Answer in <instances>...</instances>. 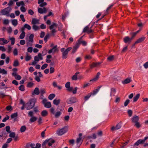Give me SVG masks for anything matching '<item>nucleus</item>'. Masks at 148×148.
Instances as JSON below:
<instances>
[{
	"mask_svg": "<svg viewBox=\"0 0 148 148\" xmlns=\"http://www.w3.org/2000/svg\"><path fill=\"white\" fill-rule=\"evenodd\" d=\"M36 99H30L25 104V108L27 110H30L33 108L36 102Z\"/></svg>",
	"mask_w": 148,
	"mask_h": 148,
	"instance_id": "obj_1",
	"label": "nucleus"
},
{
	"mask_svg": "<svg viewBox=\"0 0 148 148\" xmlns=\"http://www.w3.org/2000/svg\"><path fill=\"white\" fill-rule=\"evenodd\" d=\"M71 49V47H69L65 50L64 48H62L60 49L61 51L62 52V57L63 59H66L67 58L68 52Z\"/></svg>",
	"mask_w": 148,
	"mask_h": 148,
	"instance_id": "obj_2",
	"label": "nucleus"
},
{
	"mask_svg": "<svg viewBox=\"0 0 148 148\" xmlns=\"http://www.w3.org/2000/svg\"><path fill=\"white\" fill-rule=\"evenodd\" d=\"M55 142V141L54 140L46 139L42 143V146L43 148H47L46 146L47 144L49 146H51Z\"/></svg>",
	"mask_w": 148,
	"mask_h": 148,
	"instance_id": "obj_3",
	"label": "nucleus"
},
{
	"mask_svg": "<svg viewBox=\"0 0 148 148\" xmlns=\"http://www.w3.org/2000/svg\"><path fill=\"white\" fill-rule=\"evenodd\" d=\"M12 10V9L10 7H8L2 10L1 11V12L3 15H6L7 16H9V13Z\"/></svg>",
	"mask_w": 148,
	"mask_h": 148,
	"instance_id": "obj_4",
	"label": "nucleus"
},
{
	"mask_svg": "<svg viewBox=\"0 0 148 148\" xmlns=\"http://www.w3.org/2000/svg\"><path fill=\"white\" fill-rule=\"evenodd\" d=\"M33 112L32 111H29L28 113V116L31 117L29 120V121L30 123L35 122L37 119V117L33 116Z\"/></svg>",
	"mask_w": 148,
	"mask_h": 148,
	"instance_id": "obj_5",
	"label": "nucleus"
},
{
	"mask_svg": "<svg viewBox=\"0 0 148 148\" xmlns=\"http://www.w3.org/2000/svg\"><path fill=\"white\" fill-rule=\"evenodd\" d=\"M77 101L78 100L76 97H72L67 100L66 103L68 104H70L76 103L77 102Z\"/></svg>",
	"mask_w": 148,
	"mask_h": 148,
	"instance_id": "obj_6",
	"label": "nucleus"
},
{
	"mask_svg": "<svg viewBox=\"0 0 148 148\" xmlns=\"http://www.w3.org/2000/svg\"><path fill=\"white\" fill-rule=\"evenodd\" d=\"M67 127L65 126L57 131V134L59 136H61L67 132Z\"/></svg>",
	"mask_w": 148,
	"mask_h": 148,
	"instance_id": "obj_7",
	"label": "nucleus"
},
{
	"mask_svg": "<svg viewBox=\"0 0 148 148\" xmlns=\"http://www.w3.org/2000/svg\"><path fill=\"white\" fill-rule=\"evenodd\" d=\"M50 111L53 114H54L56 118H58L62 114V112L60 111H58L56 113L55 112V109L53 108H51Z\"/></svg>",
	"mask_w": 148,
	"mask_h": 148,
	"instance_id": "obj_8",
	"label": "nucleus"
},
{
	"mask_svg": "<svg viewBox=\"0 0 148 148\" xmlns=\"http://www.w3.org/2000/svg\"><path fill=\"white\" fill-rule=\"evenodd\" d=\"M93 32V31L91 29H89L88 26H87L85 27L84 28L82 31V32L83 33L87 32L88 34L92 33Z\"/></svg>",
	"mask_w": 148,
	"mask_h": 148,
	"instance_id": "obj_9",
	"label": "nucleus"
},
{
	"mask_svg": "<svg viewBox=\"0 0 148 148\" xmlns=\"http://www.w3.org/2000/svg\"><path fill=\"white\" fill-rule=\"evenodd\" d=\"M122 126V122H120L116 125L115 127L113 126L112 127L111 130L112 131H113L114 130H118L121 128Z\"/></svg>",
	"mask_w": 148,
	"mask_h": 148,
	"instance_id": "obj_10",
	"label": "nucleus"
},
{
	"mask_svg": "<svg viewBox=\"0 0 148 148\" xmlns=\"http://www.w3.org/2000/svg\"><path fill=\"white\" fill-rule=\"evenodd\" d=\"M83 36H82L80 38H79L78 40V42L76 43L77 44H78L79 46L80 44H82L83 46H85L86 45L87 43L85 41H82V39Z\"/></svg>",
	"mask_w": 148,
	"mask_h": 148,
	"instance_id": "obj_11",
	"label": "nucleus"
},
{
	"mask_svg": "<svg viewBox=\"0 0 148 148\" xmlns=\"http://www.w3.org/2000/svg\"><path fill=\"white\" fill-rule=\"evenodd\" d=\"M132 40L131 38L128 36L125 37L123 39V41L125 43L130 44Z\"/></svg>",
	"mask_w": 148,
	"mask_h": 148,
	"instance_id": "obj_12",
	"label": "nucleus"
},
{
	"mask_svg": "<svg viewBox=\"0 0 148 148\" xmlns=\"http://www.w3.org/2000/svg\"><path fill=\"white\" fill-rule=\"evenodd\" d=\"M57 45H55L54 46L52 49H50L48 51V53L49 54H50L52 53H55L56 51L57 50Z\"/></svg>",
	"mask_w": 148,
	"mask_h": 148,
	"instance_id": "obj_13",
	"label": "nucleus"
},
{
	"mask_svg": "<svg viewBox=\"0 0 148 148\" xmlns=\"http://www.w3.org/2000/svg\"><path fill=\"white\" fill-rule=\"evenodd\" d=\"M139 119V118L138 116H134L132 118L131 120L132 123H135L138 122Z\"/></svg>",
	"mask_w": 148,
	"mask_h": 148,
	"instance_id": "obj_14",
	"label": "nucleus"
},
{
	"mask_svg": "<svg viewBox=\"0 0 148 148\" xmlns=\"http://www.w3.org/2000/svg\"><path fill=\"white\" fill-rule=\"evenodd\" d=\"M47 11V10L45 8H44L43 9L41 8H38V12L39 13L43 14L45 13Z\"/></svg>",
	"mask_w": 148,
	"mask_h": 148,
	"instance_id": "obj_15",
	"label": "nucleus"
},
{
	"mask_svg": "<svg viewBox=\"0 0 148 148\" xmlns=\"http://www.w3.org/2000/svg\"><path fill=\"white\" fill-rule=\"evenodd\" d=\"M79 47L78 44H77V43H76L75 45L73 47V50L71 52V53H74L76 52L77 49L79 48Z\"/></svg>",
	"mask_w": 148,
	"mask_h": 148,
	"instance_id": "obj_16",
	"label": "nucleus"
},
{
	"mask_svg": "<svg viewBox=\"0 0 148 148\" xmlns=\"http://www.w3.org/2000/svg\"><path fill=\"white\" fill-rule=\"evenodd\" d=\"M131 81V77L127 78L124 81H122V83L123 84H125L130 83Z\"/></svg>",
	"mask_w": 148,
	"mask_h": 148,
	"instance_id": "obj_17",
	"label": "nucleus"
},
{
	"mask_svg": "<svg viewBox=\"0 0 148 148\" xmlns=\"http://www.w3.org/2000/svg\"><path fill=\"white\" fill-rule=\"evenodd\" d=\"M144 144V142L142 139H139L134 144V146H138L140 144Z\"/></svg>",
	"mask_w": 148,
	"mask_h": 148,
	"instance_id": "obj_18",
	"label": "nucleus"
},
{
	"mask_svg": "<svg viewBox=\"0 0 148 148\" xmlns=\"http://www.w3.org/2000/svg\"><path fill=\"white\" fill-rule=\"evenodd\" d=\"M145 37L143 36L138 39L136 42L135 43H138L143 42L145 39Z\"/></svg>",
	"mask_w": 148,
	"mask_h": 148,
	"instance_id": "obj_19",
	"label": "nucleus"
},
{
	"mask_svg": "<svg viewBox=\"0 0 148 148\" xmlns=\"http://www.w3.org/2000/svg\"><path fill=\"white\" fill-rule=\"evenodd\" d=\"M40 93V91L39 88L38 87L36 88L34 91L32 92V94H35L36 95H38Z\"/></svg>",
	"mask_w": 148,
	"mask_h": 148,
	"instance_id": "obj_20",
	"label": "nucleus"
},
{
	"mask_svg": "<svg viewBox=\"0 0 148 148\" xmlns=\"http://www.w3.org/2000/svg\"><path fill=\"white\" fill-rule=\"evenodd\" d=\"M116 92V90L115 88H112L111 89V92L110 96H114Z\"/></svg>",
	"mask_w": 148,
	"mask_h": 148,
	"instance_id": "obj_21",
	"label": "nucleus"
},
{
	"mask_svg": "<svg viewBox=\"0 0 148 148\" xmlns=\"http://www.w3.org/2000/svg\"><path fill=\"white\" fill-rule=\"evenodd\" d=\"M79 73V72L77 71L76 72L74 75L72 77L71 79L73 80H76L77 79V75Z\"/></svg>",
	"mask_w": 148,
	"mask_h": 148,
	"instance_id": "obj_22",
	"label": "nucleus"
},
{
	"mask_svg": "<svg viewBox=\"0 0 148 148\" xmlns=\"http://www.w3.org/2000/svg\"><path fill=\"white\" fill-rule=\"evenodd\" d=\"M52 57L50 55H48L46 57V62L47 63H49L51 62V60H50L51 58Z\"/></svg>",
	"mask_w": 148,
	"mask_h": 148,
	"instance_id": "obj_23",
	"label": "nucleus"
},
{
	"mask_svg": "<svg viewBox=\"0 0 148 148\" xmlns=\"http://www.w3.org/2000/svg\"><path fill=\"white\" fill-rule=\"evenodd\" d=\"M12 75L13 76H14L16 79L17 80H20L21 79V76L16 74L14 73H12Z\"/></svg>",
	"mask_w": 148,
	"mask_h": 148,
	"instance_id": "obj_24",
	"label": "nucleus"
},
{
	"mask_svg": "<svg viewBox=\"0 0 148 148\" xmlns=\"http://www.w3.org/2000/svg\"><path fill=\"white\" fill-rule=\"evenodd\" d=\"M102 86H98L97 89L93 90L92 94L93 95H95L98 92L99 89Z\"/></svg>",
	"mask_w": 148,
	"mask_h": 148,
	"instance_id": "obj_25",
	"label": "nucleus"
},
{
	"mask_svg": "<svg viewBox=\"0 0 148 148\" xmlns=\"http://www.w3.org/2000/svg\"><path fill=\"white\" fill-rule=\"evenodd\" d=\"M57 26V24L55 23H53L52 24L49 26V29L50 30L54 29V28H56Z\"/></svg>",
	"mask_w": 148,
	"mask_h": 148,
	"instance_id": "obj_26",
	"label": "nucleus"
},
{
	"mask_svg": "<svg viewBox=\"0 0 148 148\" xmlns=\"http://www.w3.org/2000/svg\"><path fill=\"white\" fill-rule=\"evenodd\" d=\"M140 94L138 93L137 94L134 98L133 101L134 102H136L140 97Z\"/></svg>",
	"mask_w": 148,
	"mask_h": 148,
	"instance_id": "obj_27",
	"label": "nucleus"
},
{
	"mask_svg": "<svg viewBox=\"0 0 148 148\" xmlns=\"http://www.w3.org/2000/svg\"><path fill=\"white\" fill-rule=\"evenodd\" d=\"M18 114L17 112H16L11 115V118L12 119H14L15 121L17 116H18Z\"/></svg>",
	"mask_w": 148,
	"mask_h": 148,
	"instance_id": "obj_28",
	"label": "nucleus"
},
{
	"mask_svg": "<svg viewBox=\"0 0 148 148\" xmlns=\"http://www.w3.org/2000/svg\"><path fill=\"white\" fill-rule=\"evenodd\" d=\"M82 138H77L76 140V143L77 145L79 144V147L81 145L82 141Z\"/></svg>",
	"mask_w": 148,
	"mask_h": 148,
	"instance_id": "obj_29",
	"label": "nucleus"
},
{
	"mask_svg": "<svg viewBox=\"0 0 148 148\" xmlns=\"http://www.w3.org/2000/svg\"><path fill=\"white\" fill-rule=\"evenodd\" d=\"M48 112L46 110H43L41 112V115L43 116H45L48 115Z\"/></svg>",
	"mask_w": 148,
	"mask_h": 148,
	"instance_id": "obj_30",
	"label": "nucleus"
},
{
	"mask_svg": "<svg viewBox=\"0 0 148 148\" xmlns=\"http://www.w3.org/2000/svg\"><path fill=\"white\" fill-rule=\"evenodd\" d=\"M60 99L58 100L55 99L53 101V103L54 105L57 106L60 103Z\"/></svg>",
	"mask_w": 148,
	"mask_h": 148,
	"instance_id": "obj_31",
	"label": "nucleus"
},
{
	"mask_svg": "<svg viewBox=\"0 0 148 148\" xmlns=\"http://www.w3.org/2000/svg\"><path fill=\"white\" fill-rule=\"evenodd\" d=\"M39 22V20L37 19L36 18H33L32 20V23L33 25H35L36 24L38 23Z\"/></svg>",
	"mask_w": 148,
	"mask_h": 148,
	"instance_id": "obj_32",
	"label": "nucleus"
},
{
	"mask_svg": "<svg viewBox=\"0 0 148 148\" xmlns=\"http://www.w3.org/2000/svg\"><path fill=\"white\" fill-rule=\"evenodd\" d=\"M45 107L47 108H50L51 106V105L50 102H47L44 105Z\"/></svg>",
	"mask_w": 148,
	"mask_h": 148,
	"instance_id": "obj_33",
	"label": "nucleus"
},
{
	"mask_svg": "<svg viewBox=\"0 0 148 148\" xmlns=\"http://www.w3.org/2000/svg\"><path fill=\"white\" fill-rule=\"evenodd\" d=\"M92 95V93H89L88 95L86 96H85L84 97V99L85 101H86Z\"/></svg>",
	"mask_w": 148,
	"mask_h": 148,
	"instance_id": "obj_34",
	"label": "nucleus"
},
{
	"mask_svg": "<svg viewBox=\"0 0 148 148\" xmlns=\"http://www.w3.org/2000/svg\"><path fill=\"white\" fill-rule=\"evenodd\" d=\"M26 129V127L25 125L22 126L20 128V131L21 132H23L25 131Z\"/></svg>",
	"mask_w": 148,
	"mask_h": 148,
	"instance_id": "obj_35",
	"label": "nucleus"
},
{
	"mask_svg": "<svg viewBox=\"0 0 148 148\" xmlns=\"http://www.w3.org/2000/svg\"><path fill=\"white\" fill-rule=\"evenodd\" d=\"M55 97V95L54 94H51L48 96V99L50 100H52Z\"/></svg>",
	"mask_w": 148,
	"mask_h": 148,
	"instance_id": "obj_36",
	"label": "nucleus"
},
{
	"mask_svg": "<svg viewBox=\"0 0 148 148\" xmlns=\"http://www.w3.org/2000/svg\"><path fill=\"white\" fill-rule=\"evenodd\" d=\"M19 63L17 60H15L13 64V66L15 67L18 66L19 65Z\"/></svg>",
	"mask_w": 148,
	"mask_h": 148,
	"instance_id": "obj_37",
	"label": "nucleus"
},
{
	"mask_svg": "<svg viewBox=\"0 0 148 148\" xmlns=\"http://www.w3.org/2000/svg\"><path fill=\"white\" fill-rule=\"evenodd\" d=\"M12 24L14 26H16L18 24V21L17 19H14L12 20Z\"/></svg>",
	"mask_w": 148,
	"mask_h": 148,
	"instance_id": "obj_38",
	"label": "nucleus"
},
{
	"mask_svg": "<svg viewBox=\"0 0 148 148\" xmlns=\"http://www.w3.org/2000/svg\"><path fill=\"white\" fill-rule=\"evenodd\" d=\"M34 35L33 34H31L29 37V42H32L33 41V39L34 38Z\"/></svg>",
	"mask_w": 148,
	"mask_h": 148,
	"instance_id": "obj_39",
	"label": "nucleus"
},
{
	"mask_svg": "<svg viewBox=\"0 0 148 148\" xmlns=\"http://www.w3.org/2000/svg\"><path fill=\"white\" fill-rule=\"evenodd\" d=\"M18 89L19 90L22 91H23L25 90V86L24 85H21L18 87Z\"/></svg>",
	"mask_w": 148,
	"mask_h": 148,
	"instance_id": "obj_40",
	"label": "nucleus"
},
{
	"mask_svg": "<svg viewBox=\"0 0 148 148\" xmlns=\"http://www.w3.org/2000/svg\"><path fill=\"white\" fill-rule=\"evenodd\" d=\"M25 32H22V33L19 36V38L21 39H23L25 36Z\"/></svg>",
	"mask_w": 148,
	"mask_h": 148,
	"instance_id": "obj_41",
	"label": "nucleus"
},
{
	"mask_svg": "<svg viewBox=\"0 0 148 148\" xmlns=\"http://www.w3.org/2000/svg\"><path fill=\"white\" fill-rule=\"evenodd\" d=\"M49 38V34H47L44 38V40L45 42H46L47 41V40Z\"/></svg>",
	"mask_w": 148,
	"mask_h": 148,
	"instance_id": "obj_42",
	"label": "nucleus"
},
{
	"mask_svg": "<svg viewBox=\"0 0 148 148\" xmlns=\"http://www.w3.org/2000/svg\"><path fill=\"white\" fill-rule=\"evenodd\" d=\"M96 64L95 62H93L90 65V67L91 69H92L94 67H97Z\"/></svg>",
	"mask_w": 148,
	"mask_h": 148,
	"instance_id": "obj_43",
	"label": "nucleus"
},
{
	"mask_svg": "<svg viewBox=\"0 0 148 148\" xmlns=\"http://www.w3.org/2000/svg\"><path fill=\"white\" fill-rule=\"evenodd\" d=\"M9 116L7 115H6L5 117L3 119L2 121L3 122H5L7 120L9 119Z\"/></svg>",
	"mask_w": 148,
	"mask_h": 148,
	"instance_id": "obj_44",
	"label": "nucleus"
},
{
	"mask_svg": "<svg viewBox=\"0 0 148 148\" xmlns=\"http://www.w3.org/2000/svg\"><path fill=\"white\" fill-rule=\"evenodd\" d=\"M46 93L45 90L42 88L40 90V93L41 94V96H43V95Z\"/></svg>",
	"mask_w": 148,
	"mask_h": 148,
	"instance_id": "obj_45",
	"label": "nucleus"
},
{
	"mask_svg": "<svg viewBox=\"0 0 148 148\" xmlns=\"http://www.w3.org/2000/svg\"><path fill=\"white\" fill-rule=\"evenodd\" d=\"M25 28L27 29L28 30H30L31 29V26L28 24H25L24 25Z\"/></svg>",
	"mask_w": 148,
	"mask_h": 148,
	"instance_id": "obj_46",
	"label": "nucleus"
},
{
	"mask_svg": "<svg viewBox=\"0 0 148 148\" xmlns=\"http://www.w3.org/2000/svg\"><path fill=\"white\" fill-rule=\"evenodd\" d=\"M35 145V144L34 143H31V144H27L26 145V147L27 148H28L29 147H34V146Z\"/></svg>",
	"mask_w": 148,
	"mask_h": 148,
	"instance_id": "obj_47",
	"label": "nucleus"
},
{
	"mask_svg": "<svg viewBox=\"0 0 148 148\" xmlns=\"http://www.w3.org/2000/svg\"><path fill=\"white\" fill-rule=\"evenodd\" d=\"M130 102V100L128 99H127L124 103V106L125 107L127 106L128 104Z\"/></svg>",
	"mask_w": 148,
	"mask_h": 148,
	"instance_id": "obj_48",
	"label": "nucleus"
},
{
	"mask_svg": "<svg viewBox=\"0 0 148 148\" xmlns=\"http://www.w3.org/2000/svg\"><path fill=\"white\" fill-rule=\"evenodd\" d=\"M6 109L8 111H11L12 110V108L11 106L9 105L7 106L6 107Z\"/></svg>",
	"mask_w": 148,
	"mask_h": 148,
	"instance_id": "obj_49",
	"label": "nucleus"
},
{
	"mask_svg": "<svg viewBox=\"0 0 148 148\" xmlns=\"http://www.w3.org/2000/svg\"><path fill=\"white\" fill-rule=\"evenodd\" d=\"M34 85V83L32 82H29L27 85V86L28 87H31L33 86Z\"/></svg>",
	"mask_w": 148,
	"mask_h": 148,
	"instance_id": "obj_50",
	"label": "nucleus"
},
{
	"mask_svg": "<svg viewBox=\"0 0 148 148\" xmlns=\"http://www.w3.org/2000/svg\"><path fill=\"white\" fill-rule=\"evenodd\" d=\"M33 29L35 31H37L39 29V27L35 25H34L32 26Z\"/></svg>",
	"mask_w": 148,
	"mask_h": 148,
	"instance_id": "obj_51",
	"label": "nucleus"
},
{
	"mask_svg": "<svg viewBox=\"0 0 148 148\" xmlns=\"http://www.w3.org/2000/svg\"><path fill=\"white\" fill-rule=\"evenodd\" d=\"M135 123V124L134 126H136L137 128H138L140 127L141 125H140V123L138 122V121L137 122V123Z\"/></svg>",
	"mask_w": 148,
	"mask_h": 148,
	"instance_id": "obj_52",
	"label": "nucleus"
},
{
	"mask_svg": "<svg viewBox=\"0 0 148 148\" xmlns=\"http://www.w3.org/2000/svg\"><path fill=\"white\" fill-rule=\"evenodd\" d=\"M5 129H6V131L8 132V133H10L11 132L10 131V126H6L5 127Z\"/></svg>",
	"mask_w": 148,
	"mask_h": 148,
	"instance_id": "obj_53",
	"label": "nucleus"
},
{
	"mask_svg": "<svg viewBox=\"0 0 148 148\" xmlns=\"http://www.w3.org/2000/svg\"><path fill=\"white\" fill-rule=\"evenodd\" d=\"M114 58V56H110L108 57V58L107 59L109 61H111L113 60Z\"/></svg>",
	"mask_w": 148,
	"mask_h": 148,
	"instance_id": "obj_54",
	"label": "nucleus"
},
{
	"mask_svg": "<svg viewBox=\"0 0 148 148\" xmlns=\"http://www.w3.org/2000/svg\"><path fill=\"white\" fill-rule=\"evenodd\" d=\"M8 95H5L4 93L2 92H0V97L2 98H4L5 96H7Z\"/></svg>",
	"mask_w": 148,
	"mask_h": 148,
	"instance_id": "obj_55",
	"label": "nucleus"
},
{
	"mask_svg": "<svg viewBox=\"0 0 148 148\" xmlns=\"http://www.w3.org/2000/svg\"><path fill=\"white\" fill-rule=\"evenodd\" d=\"M48 66V64H45L42 65L41 67V69L42 70H43L46 68Z\"/></svg>",
	"mask_w": 148,
	"mask_h": 148,
	"instance_id": "obj_56",
	"label": "nucleus"
},
{
	"mask_svg": "<svg viewBox=\"0 0 148 148\" xmlns=\"http://www.w3.org/2000/svg\"><path fill=\"white\" fill-rule=\"evenodd\" d=\"M70 82H67L65 85V87L67 88H70Z\"/></svg>",
	"mask_w": 148,
	"mask_h": 148,
	"instance_id": "obj_57",
	"label": "nucleus"
},
{
	"mask_svg": "<svg viewBox=\"0 0 148 148\" xmlns=\"http://www.w3.org/2000/svg\"><path fill=\"white\" fill-rule=\"evenodd\" d=\"M10 39L11 40V44L12 45H14V42H15V38L13 37H12V38H10Z\"/></svg>",
	"mask_w": 148,
	"mask_h": 148,
	"instance_id": "obj_58",
	"label": "nucleus"
},
{
	"mask_svg": "<svg viewBox=\"0 0 148 148\" xmlns=\"http://www.w3.org/2000/svg\"><path fill=\"white\" fill-rule=\"evenodd\" d=\"M10 134L9 135V136L11 138H14L15 137V134L14 132H12L11 133H10Z\"/></svg>",
	"mask_w": 148,
	"mask_h": 148,
	"instance_id": "obj_59",
	"label": "nucleus"
},
{
	"mask_svg": "<svg viewBox=\"0 0 148 148\" xmlns=\"http://www.w3.org/2000/svg\"><path fill=\"white\" fill-rule=\"evenodd\" d=\"M31 58V56H28L27 55L26 58H25V60L27 61H28Z\"/></svg>",
	"mask_w": 148,
	"mask_h": 148,
	"instance_id": "obj_60",
	"label": "nucleus"
},
{
	"mask_svg": "<svg viewBox=\"0 0 148 148\" xmlns=\"http://www.w3.org/2000/svg\"><path fill=\"white\" fill-rule=\"evenodd\" d=\"M127 113L129 116H131L132 114V111L131 110H128Z\"/></svg>",
	"mask_w": 148,
	"mask_h": 148,
	"instance_id": "obj_61",
	"label": "nucleus"
},
{
	"mask_svg": "<svg viewBox=\"0 0 148 148\" xmlns=\"http://www.w3.org/2000/svg\"><path fill=\"white\" fill-rule=\"evenodd\" d=\"M20 18L22 20V21L23 22H24L25 21V20L24 18V16L23 15V14L20 15Z\"/></svg>",
	"mask_w": 148,
	"mask_h": 148,
	"instance_id": "obj_62",
	"label": "nucleus"
},
{
	"mask_svg": "<svg viewBox=\"0 0 148 148\" xmlns=\"http://www.w3.org/2000/svg\"><path fill=\"white\" fill-rule=\"evenodd\" d=\"M34 59L35 61L38 62L39 61L40 59L38 55L37 56H35Z\"/></svg>",
	"mask_w": 148,
	"mask_h": 148,
	"instance_id": "obj_63",
	"label": "nucleus"
},
{
	"mask_svg": "<svg viewBox=\"0 0 148 148\" xmlns=\"http://www.w3.org/2000/svg\"><path fill=\"white\" fill-rule=\"evenodd\" d=\"M55 71L54 68L52 67H51L50 69V73H53Z\"/></svg>",
	"mask_w": 148,
	"mask_h": 148,
	"instance_id": "obj_64",
	"label": "nucleus"
}]
</instances>
